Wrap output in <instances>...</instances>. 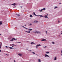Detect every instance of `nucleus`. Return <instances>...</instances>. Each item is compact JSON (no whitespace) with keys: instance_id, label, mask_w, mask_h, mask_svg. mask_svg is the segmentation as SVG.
Segmentation results:
<instances>
[{"instance_id":"nucleus-7","label":"nucleus","mask_w":62,"mask_h":62,"mask_svg":"<svg viewBox=\"0 0 62 62\" xmlns=\"http://www.w3.org/2000/svg\"><path fill=\"white\" fill-rule=\"evenodd\" d=\"M18 55H19L20 56H22V54H18Z\"/></svg>"},{"instance_id":"nucleus-34","label":"nucleus","mask_w":62,"mask_h":62,"mask_svg":"<svg viewBox=\"0 0 62 62\" xmlns=\"http://www.w3.org/2000/svg\"><path fill=\"white\" fill-rule=\"evenodd\" d=\"M14 44H12L11 45H12H12H14Z\"/></svg>"},{"instance_id":"nucleus-36","label":"nucleus","mask_w":62,"mask_h":62,"mask_svg":"<svg viewBox=\"0 0 62 62\" xmlns=\"http://www.w3.org/2000/svg\"><path fill=\"white\" fill-rule=\"evenodd\" d=\"M61 53H62V51H61Z\"/></svg>"},{"instance_id":"nucleus-48","label":"nucleus","mask_w":62,"mask_h":62,"mask_svg":"<svg viewBox=\"0 0 62 62\" xmlns=\"http://www.w3.org/2000/svg\"><path fill=\"white\" fill-rule=\"evenodd\" d=\"M0 49H1V46H0Z\"/></svg>"},{"instance_id":"nucleus-43","label":"nucleus","mask_w":62,"mask_h":62,"mask_svg":"<svg viewBox=\"0 0 62 62\" xmlns=\"http://www.w3.org/2000/svg\"><path fill=\"white\" fill-rule=\"evenodd\" d=\"M14 46H16V45H14Z\"/></svg>"},{"instance_id":"nucleus-29","label":"nucleus","mask_w":62,"mask_h":62,"mask_svg":"<svg viewBox=\"0 0 62 62\" xmlns=\"http://www.w3.org/2000/svg\"><path fill=\"white\" fill-rule=\"evenodd\" d=\"M32 53L33 54H35V52H32Z\"/></svg>"},{"instance_id":"nucleus-25","label":"nucleus","mask_w":62,"mask_h":62,"mask_svg":"<svg viewBox=\"0 0 62 62\" xmlns=\"http://www.w3.org/2000/svg\"><path fill=\"white\" fill-rule=\"evenodd\" d=\"M46 47H47V46H44V47L43 46V47L44 48H45Z\"/></svg>"},{"instance_id":"nucleus-20","label":"nucleus","mask_w":62,"mask_h":62,"mask_svg":"<svg viewBox=\"0 0 62 62\" xmlns=\"http://www.w3.org/2000/svg\"><path fill=\"white\" fill-rule=\"evenodd\" d=\"M30 17H33V16H32V15H31L30 16Z\"/></svg>"},{"instance_id":"nucleus-31","label":"nucleus","mask_w":62,"mask_h":62,"mask_svg":"<svg viewBox=\"0 0 62 62\" xmlns=\"http://www.w3.org/2000/svg\"><path fill=\"white\" fill-rule=\"evenodd\" d=\"M46 33L47 34V32L46 31Z\"/></svg>"},{"instance_id":"nucleus-9","label":"nucleus","mask_w":62,"mask_h":62,"mask_svg":"<svg viewBox=\"0 0 62 62\" xmlns=\"http://www.w3.org/2000/svg\"><path fill=\"white\" fill-rule=\"evenodd\" d=\"M16 15H17V16H20V15L17 14H16Z\"/></svg>"},{"instance_id":"nucleus-40","label":"nucleus","mask_w":62,"mask_h":62,"mask_svg":"<svg viewBox=\"0 0 62 62\" xmlns=\"http://www.w3.org/2000/svg\"><path fill=\"white\" fill-rule=\"evenodd\" d=\"M14 47V46H12V47Z\"/></svg>"},{"instance_id":"nucleus-46","label":"nucleus","mask_w":62,"mask_h":62,"mask_svg":"<svg viewBox=\"0 0 62 62\" xmlns=\"http://www.w3.org/2000/svg\"><path fill=\"white\" fill-rule=\"evenodd\" d=\"M5 13H4V14H3V15H5Z\"/></svg>"},{"instance_id":"nucleus-47","label":"nucleus","mask_w":62,"mask_h":62,"mask_svg":"<svg viewBox=\"0 0 62 62\" xmlns=\"http://www.w3.org/2000/svg\"><path fill=\"white\" fill-rule=\"evenodd\" d=\"M26 24H25V26H26Z\"/></svg>"},{"instance_id":"nucleus-14","label":"nucleus","mask_w":62,"mask_h":62,"mask_svg":"<svg viewBox=\"0 0 62 62\" xmlns=\"http://www.w3.org/2000/svg\"><path fill=\"white\" fill-rule=\"evenodd\" d=\"M37 45L38 46H38H41V45L39 44L38 45Z\"/></svg>"},{"instance_id":"nucleus-3","label":"nucleus","mask_w":62,"mask_h":62,"mask_svg":"<svg viewBox=\"0 0 62 62\" xmlns=\"http://www.w3.org/2000/svg\"><path fill=\"white\" fill-rule=\"evenodd\" d=\"M13 39L14 40H17V39H15V38H13L11 40H10V41H13Z\"/></svg>"},{"instance_id":"nucleus-16","label":"nucleus","mask_w":62,"mask_h":62,"mask_svg":"<svg viewBox=\"0 0 62 62\" xmlns=\"http://www.w3.org/2000/svg\"><path fill=\"white\" fill-rule=\"evenodd\" d=\"M38 60L39 61V62H41V61H40V60L39 59Z\"/></svg>"},{"instance_id":"nucleus-4","label":"nucleus","mask_w":62,"mask_h":62,"mask_svg":"<svg viewBox=\"0 0 62 62\" xmlns=\"http://www.w3.org/2000/svg\"><path fill=\"white\" fill-rule=\"evenodd\" d=\"M45 57H49V58H50V57L49 56V55H47V54H45Z\"/></svg>"},{"instance_id":"nucleus-32","label":"nucleus","mask_w":62,"mask_h":62,"mask_svg":"<svg viewBox=\"0 0 62 62\" xmlns=\"http://www.w3.org/2000/svg\"><path fill=\"white\" fill-rule=\"evenodd\" d=\"M5 47H6V48H8V47L7 46H5Z\"/></svg>"},{"instance_id":"nucleus-17","label":"nucleus","mask_w":62,"mask_h":62,"mask_svg":"<svg viewBox=\"0 0 62 62\" xmlns=\"http://www.w3.org/2000/svg\"><path fill=\"white\" fill-rule=\"evenodd\" d=\"M23 26V27L24 28H25V29H27V28H25V27H24V26Z\"/></svg>"},{"instance_id":"nucleus-5","label":"nucleus","mask_w":62,"mask_h":62,"mask_svg":"<svg viewBox=\"0 0 62 62\" xmlns=\"http://www.w3.org/2000/svg\"><path fill=\"white\" fill-rule=\"evenodd\" d=\"M41 41H46V39H43L41 40Z\"/></svg>"},{"instance_id":"nucleus-11","label":"nucleus","mask_w":62,"mask_h":62,"mask_svg":"<svg viewBox=\"0 0 62 62\" xmlns=\"http://www.w3.org/2000/svg\"><path fill=\"white\" fill-rule=\"evenodd\" d=\"M26 32H27V33H30V31H26Z\"/></svg>"},{"instance_id":"nucleus-28","label":"nucleus","mask_w":62,"mask_h":62,"mask_svg":"<svg viewBox=\"0 0 62 62\" xmlns=\"http://www.w3.org/2000/svg\"><path fill=\"white\" fill-rule=\"evenodd\" d=\"M2 45V44L1 43L0 44V46L1 47V45Z\"/></svg>"},{"instance_id":"nucleus-23","label":"nucleus","mask_w":62,"mask_h":62,"mask_svg":"<svg viewBox=\"0 0 62 62\" xmlns=\"http://www.w3.org/2000/svg\"><path fill=\"white\" fill-rule=\"evenodd\" d=\"M36 48H38V46L37 45L36 46Z\"/></svg>"},{"instance_id":"nucleus-37","label":"nucleus","mask_w":62,"mask_h":62,"mask_svg":"<svg viewBox=\"0 0 62 62\" xmlns=\"http://www.w3.org/2000/svg\"><path fill=\"white\" fill-rule=\"evenodd\" d=\"M14 62H16V61H15V60H14Z\"/></svg>"},{"instance_id":"nucleus-44","label":"nucleus","mask_w":62,"mask_h":62,"mask_svg":"<svg viewBox=\"0 0 62 62\" xmlns=\"http://www.w3.org/2000/svg\"><path fill=\"white\" fill-rule=\"evenodd\" d=\"M61 4V3H60L59 4Z\"/></svg>"},{"instance_id":"nucleus-38","label":"nucleus","mask_w":62,"mask_h":62,"mask_svg":"<svg viewBox=\"0 0 62 62\" xmlns=\"http://www.w3.org/2000/svg\"><path fill=\"white\" fill-rule=\"evenodd\" d=\"M32 25V24H30V25Z\"/></svg>"},{"instance_id":"nucleus-45","label":"nucleus","mask_w":62,"mask_h":62,"mask_svg":"<svg viewBox=\"0 0 62 62\" xmlns=\"http://www.w3.org/2000/svg\"><path fill=\"white\" fill-rule=\"evenodd\" d=\"M21 8H22V6L20 7Z\"/></svg>"},{"instance_id":"nucleus-42","label":"nucleus","mask_w":62,"mask_h":62,"mask_svg":"<svg viewBox=\"0 0 62 62\" xmlns=\"http://www.w3.org/2000/svg\"><path fill=\"white\" fill-rule=\"evenodd\" d=\"M46 15V16H48V14H47Z\"/></svg>"},{"instance_id":"nucleus-27","label":"nucleus","mask_w":62,"mask_h":62,"mask_svg":"<svg viewBox=\"0 0 62 62\" xmlns=\"http://www.w3.org/2000/svg\"><path fill=\"white\" fill-rule=\"evenodd\" d=\"M52 43L53 44H54V42H52Z\"/></svg>"},{"instance_id":"nucleus-1","label":"nucleus","mask_w":62,"mask_h":62,"mask_svg":"<svg viewBox=\"0 0 62 62\" xmlns=\"http://www.w3.org/2000/svg\"><path fill=\"white\" fill-rule=\"evenodd\" d=\"M46 10V9L45 8H44L41 9V10H39L41 12V11H42V10Z\"/></svg>"},{"instance_id":"nucleus-12","label":"nucleus","mask_w":62,"mask_h":62,"mask_svg":"<svg viewBox=\"0 0 62 62\" xmlns=\"http://www.w3.org/2000/svg\"><path fill=\"white\" fill-rule=\"evenodd\" d=\"M56 60V57H55L54 58V60Z\"/></svg>"},{"instance_id":"nucleus-30","label":"nucleus","mask_w":62,"mask_h":62,"mask_svg":"<svg viewBox=\"0 0 62 62\" xmlns=\"http://www.w3.org/2000/svg\"><path fill=\"white\" fill-rule=\"evenodd\" d=\"M0 53H2V52L1 51V50H0Z\"/></svg>"},{"instance_id":"nucleus-33","label":"nucleus","mask_w":62,"mask_h":62,"mask_svg":"<svg viewBox=\"0 0 62 62\" xmlns=\"http://www.w3.org/2000/svg\"><path fill=\"white\" fill-rule=\"evenodd\" d=\"M60 22V21H58V23H59Z\"/></svg>"},{"instance_id":"nucleus-26","label":"nucleus","mask_w":62,"mask_h":62,"mask_svg":"<svg viewBox=\"0 0 62 62\" xmlns=\"http://www.w3.org/2000/svg\"><path fill=\"white\" fill-rule=\"evenodd\" d=\"M57 8V7H55L54 8Z\"/></svg>"},{"instance_id":"nucleus-10","label":"nucleus","mask_w":62,"mask_h":62,"mask_svg":"<svg viewBox=\"0 0 62 62\" xmlns=\"http://www.w3.org/2000/svg\"><path fill=\"white\" fill-rule=\"evenodd\" d=\"M33 23H38V21H34Z\"/></svg>"},{"instance_id":"nucleus-35","label":"nucleus","mask_w":62,"mask_h":62,"mask_svg":"<svg viewBox=\"0 0 62 62\" xmlns=\"http://www.w3.org/2000/svg\"><path fill=\"white\" fill-rule=\"evenodd\" d=\"M14 44H12L11 45H12H12H14Z\"/></svg>"},{"instance_id":"nucleus-49","label":"nucleus","mask_w":62,"mask_h":62,"mask_svg":"<svg viewBox=\"0 0 62 62\" xmlns=\"http://www.w3.org/2000/svg\"><path fill=\"white\" fill-rule=\"evenodd\" d=\"M61 55H62V54H61Z\"/></svg>"},{"instance_id":"nucleus-41","label":"nucleus","mask_w":62,"mask_h":62,"mask_svg":"<svg viewBox=\"0 0 62 62\" xmlns=\"http://www.w3.org/2000/svg\"><path fill=\"white\" fill-rule=\"evenodd\" d=\"M29 51H31V50H28Z\"/></svg>"},{"instance_id":"nucleus-6","label":"nucleus","mask_w":62,"mask_h":62,"mask_svg":"<svg viewBox=\"0 0 62 62\" xmlns=\"http://www.w3.org/2000/svg\"><path fill=\"white\" fill-rule=\"evenodd\" d=\"M33 14H34V15H35V16H38V15H37L35 14V12H33Z\"/></svg>"},{"instance_id":"nucleus-8","label":"nucleus","mask_w":62,"mask_h":62,"mask_svg":"<svg viewBox=\"0 0 62 62\" xmlns=\"http://www.w3.org/2000/svg\"><path fill=\"white\" fill-rule=\"evenodd\" d=\"M28 30H30V31H32V29H29Z\"/></svg>"},{"instance_id":"nucleus-21","label":"nucleus","mask_w":62,"mask_h":62,"mask_svg":"<svg viewBox=\"0 0 62 62\" xmlns=\"http://www.w3.org/2000/svg\"><path fill=\"white\" fill-rule=\"evenodd\" d=\"M49 52H48L46 53V54H49Z\"/></svg>"},{"instance_id":"nucleus-19","label":"nucleus","mask_w":62,"mask_h":62,"mask_svg":"<svg viewBox=\"0 0 62 62\" xmlns=\"http://www.w3.org/2000/svg\"><path fill=\"white\" fill-rule=\"evenodd\" d=\"M45 17L46 18H48V17L46 15L45 16Z\"/></svg>"},{"instance_id":"nucleus-2","label":"nucleus","mask_w":62,"mask_h":62,"mask_svg":"<svg viewBox=\"0 0 62 62\" xmlns=\"http://www.w3.org/2000/svg\"><path fill=\"white\" fill-rule=\"evenodd\" d=\"M33 33H37V34H38L39 33V34H40V33H41L39 31H36V32L35 31H33Z\"/></svg>"},{"instance_id":"nucleus-24","label":"nucleus","mask_w":62,"mask_h":62,"mask_svg":"<svg viewBox=\"0 0 62 62\" xmlns=\"http://www.w3.org/2000/svg\"><path fill=\"white\" fill-rule=\"evenodd\" d=\"M9 48H10V49H13V48H12V47H9Z\"/></svg>"},{"instance_id":"nucleus-15","label":"nucleus","mask_w":62,"mask_h":62,"mask_svg":"<svg viewBox=\"0 0 62 62\" xmlns=\"http://www.w3.org/2000/svg\"><path fill=\"white\" fill-rule=\"evenodd\" d=\"M31 44H35V43H34V42H32L31 43Z\"/></svg>"},{"instance_id":"nucleus-13","label":"nucleus","mask_w":62,"mask_h":62,"mask_svg":"<svg viewBox=\"0 0 62 62\" xmlns=\"http://www.w3.org/2000/svg\"><path fill=\"white\" fill-rule=\"evenodd\" d=\"M12 5H13L14 6H15V5H16V4L14 3V4H12Z\"/></svg>"},{"instance_id":"nucleus-39","label":"nucleus","mask_w":62,"mask_h":62,"mask_svg":"<svg viewBox=\"0 0 62 62\" xmlns=\"http://www.w3.org/2000/svg\"><path fill=\"white\" fill-rule=\"evenodd\" d=\"M21 43V42H18L17 43Z\"/></svg>"},{"instance_id":"nucleus-22","label":"nucleus","mask_w":62,"mask_h":62,"mask_svg":"<svg viewBox=\"0 0 62 62\" xmlns=\"http://www.w3.org/2000/svg\"><path fill=\"white\" fill-rule=\"evenodd\" d=\"M39 16H40V17H43V16H42V15H40Z\"/></svg>"},{"instance_id":"nucleus-50","label":"nucleus","mask_w":62,"mask_h":62,"mask_svg":"<svg viewBox=\"0 0 62 62\" xmlns=\"http://www.w3.org/2000/svg\"><path fill=\"white\" fill-rule=\"evenodd\" d=\"M6 55H8V54H6Z\"/></svg>"},{"instance_id":"nucleus-18","label":"nucleus","mask_w":62,"mask_h":62,"mask_svg":"<svg viewBox=\"0 0 62 62\" xmlns=\"http://www.w3.org/2000/svg\"><path fill=\"white\" fill-rule=\"evenodd\" d=\"M2 22H0V25H1V24H2Z\"/></svg>"},{"instance_id":"nucleus-51","label":"nucleus","mask_w":62,"mask_h":62,"mask_svg":"<svg viewBox=\"0 0 62 62\" xmlns=\"http://www.w3.org/2000/svg\"><path fill=\"white\" fill-rule=\"evenodd\" d=\"M0 35H1V34H0Z\"/></svg>"}]
</instances>
